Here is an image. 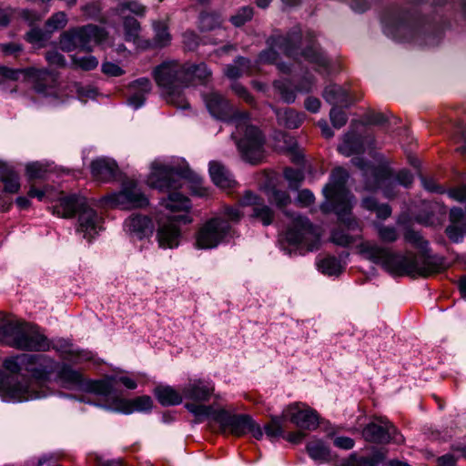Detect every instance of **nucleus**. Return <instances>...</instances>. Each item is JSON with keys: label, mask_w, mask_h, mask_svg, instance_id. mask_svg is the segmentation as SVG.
Here are the masks:
<instances>
[{"label": "nucleus", "mask_w": 466, "mask_h": 466, "mask_svg": "<svg viewBox=\"0 0 466 466\" xmlns=\"http://www.w3.org/2000/svg\"><path fill=\"white\" fill-rule=\"evenodd\" d=\"M183 43L188 50H194L199 43V38L193 31H187L183 34Z\"/></svg>", "instance_id": "obj_57"}, {"label": "nucleus", "mask_w": 466, "mask_h": 466, "mask_svg": "<svg viewBox=\"0 0 466 466\" xmlns=\"http://www.w3.org/2000/svg\"><path fill=\"white\" fill-rule=\"evenodd\" d=\"M362 207L370 211L376 212L377 218L386 219L391 215V208L387 204H378L373 198H366L362 200Z\"/></svg>", "instance_id": "obj_43"}, {"label": "nucleus", "mask_w": 466, "mask_h": 466, "mask_svg": "<svg viewBox=\"0 0 466 466\" xmlns=\"http://www.w3.org/2000/svg\"><path fill=\"white\" fill-rule=\"evenodd\" d=\"M101 202L104 207L121 209L138 208L148 205L147 198L132 181L127 182L120 192L104 197Z\"/></svg>", "instance_id": "obj_11"}, {"label": "nucleus", "mask_w": 466, "mask_h": 466, "mask_svg": "<svg viewBox=\"0 0 466 466\" xmlns=\"http://www.w3.org/2000/svg\"><path fill=\"white\" fill-rule=\"evenodd\" d=\"M125 230L134 238L142 239L150 237L154 231L152 219L139 214L131 215L124 222Z\"/></svg>", "instance_id": "obj_22"}, {"label": "nucleus", "mask_w": 466, "mask_h": 466, "mask_svg": "<svg viewBox=\"0 0 466 466\" xmlns=\"http://www.w3.org/2000/svg\"><path fill=\"white\" fill-rule=\"evenodd\" d=\"M239 205L242 207L251 208L250 217L261 222L264 226L270 225L274 220L273 210L265 204L264 200L260 197L251 193L250 191L246 192L239 200Z\"/></svg>", "instance_id": "obj_20"}, {"label": "nucleus", "mask_w": 466, "mask_h": 466, "mask_svg": "<svg viewBox=\"0 0 466 466\" xmlns=\"http://www.w3.org/2000/svg\"><path fill=\"white\" fill-rule=\"evenodd\" d=\"M318 267L323 274L329 276L339 275L343 269L340 260L334 256H328L319 260Z\"/></svg>", "instance_id": "obj_41"}, {"label": "nucleus", "mask_w": 466, "mask_h": 466, "mask_svg": "<svg viewBox=\"0 0 466 466\" xmlns=\"http://www.w3.org/2000/svg\"><path fill=\"white\" fill-rule=\"evenodd\" d=\"M265 182L261 185L269 202L274 204L279 210L289 215L287 208L290 204L289 194L280 188V177L273 172L264 175Z\"/></svg>", "instance_id": "obj_18"}, {"label": "nucleus", "mask_w": 466, "mask_h": 466, "mask_svg": "<svg viewBox=\"0 0 466 466\" xmlns=\"http://www.w3.org/2000/svg\"><path fill=\"white\" fill-rule=\"evenodd\" d=\"M0 180L4 183L5 191L15 194L20 188L19 177L16 173L12 170H5L0 175Z\"/></svg>", "instance_id": "obj_45"}, {"label": "nucleus", "mask_w": 466, "mask_h": 466, "mask_svg": "<svg viewBox=\"0 0 466 466\" xmlns=\"http://www.w3.org/2000/svg\"><path fill=\"white\" fill-rule=\"evenodd\" d=\"M404 239L419 249L418 255L412 252L397 253L371 241H363L357 248L366 259L381 266L394 276L428 277L445 269L444 259L429 254L428 242L419 232L408 229L404 233Z\"/></svg>", "instance_id": "obj_2"}, {"label": "nucleus", "mask_w": 466, "mask_h": 466, "mask_svg": "<svg viewBox=\"0 0 466 466\" xmlns=\"http://www.w3.org/2000/svg\"><path fill=\"white\" fill-rule=\"evenodd\" d=\"M156 398L163 406H174L182 402L183 394L170 386H157L155 390Z\"/></svg>", "instance_id": "obj_35"}, {"label": "nucleus", "mask_w": 466, "mask_h": 466, "mask_svg": "<svg viewBox=\"0 0 466 466\" xmlns=\"http://www.w3.org/2000/svg\"><path fill=\"white\" fill-rule=\"evenodd\" d=\"M152 88L148 78L142 77L132 82L129 86L128 104L134 108L141 107L146 100V96L150 93Z\"/></svg>", "instance_id": "obj_27"}, {"label": "nucleus", "mask_w": 466, "mask_h": 466, "mask_svg": "<svg viewBox=\"0 0 466 466\" xmlns=\"http://www.w3.org/2000/svg\"><path fill=\"white\" fill-rule=\"evenodd\" d=\"M270 47L258 56L259 63L276 64L280 71H285L288 67L279 62L282 56L291 57V42L289 38L282 35L270 38Z\"/></svg>", "instance_id": "obj_16"}, {"label": "nucleus", "mask_w": 466, "mask_h": 466, "mask_svg": "<svg viewBox=\"0 0 466 466\" xmlns=\"http://www.w3.org/2000/svg\"><path fill=\"white\" fill-rule=\"evenodd\" d=\"M53 349L56 350L65 360L79 361L87 359V353L75 348L66 340H58L54 344Z\"/></svg>", "instance_id": "obj_36"}, {"label": "nucleus", "mask_w": 466, "mask_h": 466, "mask_svg": "<svg viewBox=\"0 0 466 466\" xmlns=\"http://www.w3.org/2000/svg\"><path fill=\"white\" fill-rule=\"evenodd\" d=\"M297 201L303 207L309 206L314 202V195L308 189L299 192Z\"/></svg>", "instance_id": "obj_63"}, {"label": "nucleus", "mask_w": 466, "mask_h": 466, "mask_svg": "<svg viewBox=\"0 0 466 466\" xmlns=\"http://www.w3.org/2000/svg\"><path fill=\"white\" fill-rule=\"evenodd\" d=\"M278 124L283 129L289 130L290 127V114L289 109H278L276 110Z\"/></svg>", "instance_id": "obj_60"}, {"label": "nucleus", "mask_w": 466, "mask_h": 466, "mask_svg": "<svg viewBox=\"0 0 466 466\" xmlns=\"http://www.w3.org/2000/svg\"><path fill=\"white\" fill-rule=\"evenodd\" d=\"M182 180H187L194 185L192 189L195 194L198 196L205 194V189L201 187L202 178L188 167L178 170L159 162H154L147 179L150 187L168 192L167 198L160 201L161 209L156 215L158 224L157 240L162 248L178 247L181 232L177 224H187L192 221L188 215L189 199L177 192V189L183 187Z\"/></svg>", "instance_id": "obj_1"}, {"label": "nucleus", "mask_w": 466, "mask_h": 466, "mask_svg": "<svg viewBox=\"0 0 466 466\" xmlns=\"http://www.w3.org/2000/svg\"><path fill=\"white\" fill-rule=\"evenodd\" d=\"M123 26L126 41L133 42L138 46L140 42L139 35L141 31L139 22L133 17H126L124 19Z\"/></svg>", "instance_id": "obj_40"}, {"label": "nucleus", "mask_w": 466, "mask_h": 466, "mask_svg": "<svg viewBox=\"0 0 466 466\" xmlns=\"http://www.w3.org/2000/svg\"><path fill=\"white\" fill-rule=\"evenodd\" d=\"M373 144L374 140L370 137H361L353 133H348L339 146L338 150L346 157L360 155L368 151L369 156L379 161L382 158V156L374 152Z\"/></svg>", "instance_id": "obj_17"}, {"label": "nucleus", "mask_w": 466, "mask_h": 466, "mask_svg": "<svg viewBox=\"0 0 466 466\" xmlns=\"http://www.w3.org/2000/svg\"><path fill=\"white\" fill-rule=\"evenodd\" d=\"M120 9L121 11L129 10L137 15H143L146 12V6L137 0H127L122 2L120 4Z\"/></svg>", "instance_id": "obj_55"}, {"label": "nucleus", "mask_w": 466, "mask_h": 466, "mask_svg": "<svg viewBox=\"0 0 466 466\" xmlns=\"http://www.w3.org/2000/svg\"><path fill=\"white\" fill-rule=\"evenodd\" d=\"M362 435L367 441L375 443L392 441L400 444L404 441L403 436L387 418H379L369 423L363 429Z\"/></svg>", "instance_id": "obj_14"}, {"label": "nucleus", "mask_w": 466, "mask_h": 466, "mask_svg": "<svg viewBox=\"0 0 466 466\" xmlns=\"http://www.w3.org/2000/svg\"><path fill=\"white\" fill-rule=\"evenodd\" d=\"M295 38L293 37V60L295 56H301L306 61L313 66L318 71H326L329 61L324 54L319 49L315 43L314 35L307 33L301 39L299 46H295Z\"/></svg>", "instance_id": "obj_15"}, {"label": "nucleus", "mask_w": 466, "mask_h": 466, "mask_svg": "<svg viewBox=\"0 0 466 466\" xmlns=\"http://www.w3.org/2000/svg\"><path fill=\"white\" fill-rule=\"evenodd\" d=\"M252 73L253 68L250 61L245 57L237 58L234 64L228 65L224 70L225 76L232 80Z\"/></svg>", "instance_id": "obj_37"}, {"label": "nucleus", "mask_w": 466, "mask_h": 466, "mask_svg": "<svg viewBox=\"0 0 466 466\" xmlns=\"http://www.w3.org/2000/svg\"><path fill=\"white\" fill-rule=\"evenodd\" d=\"M20 75L34 83V87L38 93H47V88L55 82L54 76L46 69L28 67L25 69H14L7 66L0 67V82L3 79L17 80Z\"/></svg>", "instance_id": "obj_13"}, {"label": "nucleus", "mask_w": 466, "mask_h": 466, "mask_svg": "<svg viewBox=\"0 0 466 466\" xmlns=\"http://www.w3.org/2000/svg\"><path fill=\"white\" fill-rule=\"evenodd\" d=\"M115 380L116 379L111 376L99 380H87L84 390L97 395L108 396L113 391Z\"/></svg>", "instance_id": "obj_38"}, {"label": "nucleus", "mask_w": 466, "mask_h": 466, "mask_svg": "<svg viewBox=\"0 0 466 466\" xmlns=\"http://www.w3.org/2000/svg\"><path fill=\"white\" fill-rule=\"evenodd\" d=\"M57 367L58 363L47 355L21 353L5 358L3 368L10 374L0 372V396L12 401L40 398L38 392L30 389L25 376L46 380Z\"/></svg>", "instance_id": "obj_3"}, {"label": "nucleus", "mask_w": 466, "mask_h": 466, "mask_svg": "<svg viewBox=\"0 0 466 466\" xmlns=\"http://www.w3.org/2000/svg\"><path fill=\"white\" fill-rule=\"evenodd\" d=\"M448 195L451 198L462 202L466 199V187H459L451 188L448 191Z\"/></svg>", "instance_id": "obj_64"}, {"label": "nucleus", "mask_w": 466, "mask_h": 466, "mask_svg": "<svg viewBox=\"0 0 466 466\" xmlns=\"http://www.w3.org/2000/svg\"><path fill=\"white\" fill-rule=\"evenodd\" d=\"M379 462L374 457H357L351 455L341 466H375Z\"/></svg>", "instance_id": "obj_52"}, {"label": "nucleus", "mask_w": 466, "mask_h": 466, "mask_svg": "<svg viewBox=\"0 0 466 466\" xmlns=\"http://www.w3.org/2000/svg\"><path fill=\"white\" fill-rule=\"evenodd\" d=\"M153 29L155 32L154 43L156 46L163 47L169 45L171 42V35L168 32V27L166 22H153Z\"/></svg>", "instance_id": "obj_42"}, {"label": "nucleus", "mask_w": 466, "mask_h": 466, "mask_svg": "<svg viewBox=\"0 0 466 466\" xmlns=\"http://www.w3.org/2000/svg\"><path fill=\"white\" fill-rule=\"evenodd\" d=\"M106 37L107 33L104 28L87 25L64 32L60 35L59 45L66 52L76 48L90 51L95 45L102 44Z\"/></svg>", "instance_id": "obj_10"}, {"label": "nucleus", "mask_w": 466, "mask_h": 466, "mask_svg": "<svg viewBox=\"0 0 466 466\" xmlns=\"http://www.w3.org/2000/svg\"><path fill=\"white\" fill-rule=\"evenodd\" d=\"M102 228V218L86 204L79 211L77 231L85 238L92 239Z\"/></svg>", "instance_id": "obj_21"}, {"label": "nucleus", "mask_w": 466, "mask_h": 466, "mask_svg": "<svg viewBox=\"0 0 466 466\" xmlns=\"http://www.w3.org/2000/svg\"><path fill=\"white\" fill-rule=\"evenodd\" d=\"M312 225L309 219L293 215V247L296 244L306 242L312 235Z\"/></svg>", "instance_id": "obj_34"}, {"label": "nucleus", "mask_w": 466, "mask_h": 466, "mask_svg": "<svg viewBox=\"0 0 466 466\" xmlns=\"http://www.w3.org/2000/svg\"><path fill=\"white\" fill-rule=\"evenodd\" d=\"M287 420L288 417L286 415L273 417L270 422L264 427L266 435L270 439L280 437L286 427Z\"/></svg>", "instance_id": "obj_44"}, {"label": "nucleus", "mask_w": 466, "mask_h": 466, "mask_svg": "<svg viewBox=\"0 0 466 466\" xmlns=\"http://www.w3.org/2000/svg\"><path fill=\"white\" fill-rule=\"evenodd\" d=\"M348 171L343 167L332 170L329 183L323 188L325 201L320 208L324 213L334 212L339 223L350 231H361L360 222L352 216L355 198L346 187Z\"/></svg>", "instance_id": "obj_6"}, {"label": "nucleus", "mask_w": 466, "mask_h": 466, "mask_svg": "<svg viewBox=\"0 0 466 466\" xmlns=\"http://www.w3.org/2000/svg\"><path fill=\"white\" fill-rule=\"evenodd\" d=\"M254 15V9L251 6H243L239 8L235 15L230 17V22L237 27L245 25L250 21Z\"/></svg>", "instance_id": "obj_49"}, {"label": "nucleus", "mask_w": 466, "mask_h": 466, "mask_svg": "<svg viewBox=\"0 0 466 466\" xmlns=\"http://www.w3.org/2000/svg\"><path fill=\"white\" fill-rule=\"evenodd\" d=\"M422 187L429 192L442 194L445 192L444 188L438 185L433 178L421 177Z\"/></svg>", "instance_id": "obj_58"}, {"label": "nucleus", "mask_w": 466, "mask_h": 466, "mask_svg": "<svg viewBox=\"0 0 466 466\" xmlns=\"http://www.w3.org/2000/svg\"><path fill=\"white\" fill-rule=\"evenodd\" d=\"M152 88L148 78L142 77L132 82L129 86L128 104L134 108L141 107L146 100V96L150 93Z\"/></svg>", "instance_id": "obj_28"}, {"label": "nucleus", "mask_w": 466, "mask_h": 466, "mask_svg": "<svg viewBox=\"0 0 466 466\" xmlns=\"http://www.w3.org/2000/svg\"><path fill=\"white\" fill-rule=\"evenodd\" d=\"M424 211L419 213L415 217V220L425 226H434L441 224L442 216L445 214L443 208L437 207L436 204L431 202H423Z\"/></svg>", "instance_id": "obj_30"}, {"label": "nucleus", "mask_w": 466, "mask_h": 466, "mask_svg": "<svg viewBox=\"0 0 466 466\" xmlns=\"http://www.w3.org/2000/svg\"><path fill=\"white\" fill-rule=\"evenodd\" d=\"M382 158L379 160V165L374 167L364 161L360 157L352 158V163L358 167L365 177V189L368 191H375L382 189L386 198H391L396 196L394 190L395 183L409 187L414 179L413 175L407 169L400 170L395 177L389 165L383 163Z\"/></svg>", "instance_id": "obj_8"}, {"label": "nucleus", "mask_w": 466, "mask_h": 466, "mask_svg": "<svg viewBox=\"0 0 466 466\" xmlns=\"http://www.w3.org/2000/svg\"><path fill=\"white\" fill-rule=\"evenodd\" d=\"M319 415L305 403H293V424L307 431H313L319 425Z\"/></svg>", "instance_id": "obj_23"}, {"label": "nucleus", "mask_w": 466, "mask_h": 466, "mask_svg": "<svg viewBox=\"0 0 466 466\" xmlns=\"http://www.w3.org/2000/svg\"><path fill=\"white\" fill-rule=\"evenodd\" d=\"M222 23L219 15L216 13H203L199 17V27L201 30H213Z\"/></svg>", "instance_id": "obj_46"}, {"label": "nucleus", "mask_w": 466, "mask_h": 466, "mask_svg": "<svg viewBox=\"0 0 466 466\" xmlns=\"http://www.w3.org/2000/svg\"><path fill=\"white\" fill-rule=\"evenodd\" d=\"M91 173L95 179L107 182L117 177L118 167L111 158L99 157L92 161Z\"/></svg>", "instance_id": "obj_25"}, {"label": "nucleus", "mask_w": 466, "mask_h": 466, "mask_svg": "<svg viewBox=\"0 0 466 466\" xmlns=\"http://www.w3.org/2000/svg\"><path fill=\"white\" fill-rule=\"evenodd\" d=\"M153 407L152 399L149 396H139L132 400L116 399L114 401V410L124 414L133 412H147Z\"/></svg>", "instance_id": "obj_24"}, {"label": "nucleus", "mask_w": 466, "mask_h": 466, "mask_svg": "<svg viewBox=\"0 0 466 466\" xmlns=\"http://www.w3.org/2000/svg\"><path fill=\"white\" fill-rule=\"evenodd\" d=\"M379 238L385 243L395 242L399 238V232L395 227L381 224L375 225Z\"/></svg>", "instance_id": "obj_47"}, {"label": "nucleus", "mask_w": 466, "mask_h": 466, "mask_svg": "<svg viewBox=\"0 0 466 466\" xmlns=\"http://www.w3.org/2000/svg\"><path fill=\"white\" fill-rule=\"evenodd\" d=\"M274 139L277 150L288 153L291 151V138L288 132L285 130L277 131Z\"/></svg>", "instance_id": "obj_51"}, {"label": "nucleus", "mask_w": 466, "mask_h": 466, "mask_svg": "<svg viewBox=\"0 0 466 466\" xmlns=\"http://www.w3.org/2000/svg\"><path fill=\"white\" fill-rule=\"evenodd\" d=\"M67 24V16L65 12H56L52 15L46 22V29L52 33L58 29L64 28Z\"/></svg>", "instance_id": "obj_48"}, {"label": "nucleus", "mask_w": 466, "mask_h": 466, "mask_svg": "<svg viewBox=\"0 0 466 466\" xmlns=\"http://www.w3.org/2000/svg\"><path fill=\"white\" fill-rule=\"evenodd\" d=\"M0 343L28 351H47L50 349L47 338L35 327L12 320L0 325Z\"/></svg>", "instance_id": "obj_9"}, {"label": "nucleus", "mask_w": 466, "mask_h": 466, "mask_svg": "<svg viewBox=\"0 0 466 466\" xmlns=\"http://www.w3.org/2000/svg\"><path fill=\"white\" fill-rule=\"evenodd\" d=\"M102 71L110 76H119L124 74V70L118 65L110 62H106L102 65Z\"/></svg>", "instance_id": "obj_61"}, {"label": "nucleus", "mask_w": 466, "mask_h": 466, "mask_svg": "<svg viewBox=\"0 0 466 466\" xmlns=\"http://www.w3.org/2000/svg\"><path fill=\"white\" fill-rule=\"evenodd\" d=\"M46 169L40 163H31L26 166V173L30 178H40L44 176Z\"/></svg>", "instance_id": "obj_59"}, {"label": "nucleus", "mask_w": 466, "mask_h": 466, "mask_svg": "<svg viewBox=\"0 0 466 466\" xmlns=\"http://www.w3.org/2000/svg\"><path fill=\"white\" fill-rule=\"evenodd\" d=\"M58 379L68 388L84 390L86 380L80 371L72 369L66 364H63L57 373Z\"/></svg>", "instance_id": "obj_32"}, {"label": "nucleus", "mask_w": 466, "mask_h": 466, "mask_svg": "<svg viewBox=\"0 0 466 466\" xmlns=\"http://www.w3.org/2000/svg\"><path fill=\"white\" fill-rule=\"evenodd\" d=\"M73 62L74 65L86 71L96 68L98 65L97 59L93 56L74 57Z\"/></svg>", "instance_id": "obj_53"}, {"label": "nucleus", "mask_w": 466, "mask_h": 466, "mask_svg": "<svg viewBox=\"0 0 466 466\" xmlns=\"http://www.w3.org/2000/svg\"><path fill=\"white\" fill-rule=\"evenodd\" d=\"M330 120L334 127L340 128L347 122V115L346 113L337 106H334L330 110Z\"/></svg>", "instance_id": "obj_54"}, {"label": "nucleus", "mask_w": 466, "mask_h": 466, "mask_svg": "<svg viewBox=\"0 0 466 466\" xmlns=\"http://www.w3.org/2000/svg\"><path fill=\"white\" fill-rule=\"evenodd\" d=\"M209 175L214 184L221 188H232L237 184L229 170L220 162L209 163Z\"/></svg>", "instance_id": "obj_29"}, {"label": "nucleus", "mask_w": 466, "mask_h": 466, "mask_svg": "<svg viewBox=\"0 0 466 466\" xmlns=\"http://www.w3.org/2000/svg\"><path fill=\"white\" fill-rule=\"evenodd\" d=\"M307 451L309 457L319 462H325L329 460V447L319 439H313L307 444Z\"/></svg>", "instance_id": "obj_39"}, {"label": "nucleus", "mask_w": 466, "mask_h": 466, "mask_svg": "<svg viewBox=\"0 0 466 466\" xmlns=\"http://www.w3.org/2000/svg\"><path fill=\"white\" fill-rule=\"evenodd\" d=\"M186 409L191 412L198 420L211 417L217 421L224 432H228L236 437H241L251 433L257 440H261L263 431L251 416L247 414H230L221 409L213 410L212 406L186 403Z\"/></svg>", "instance_id": "obj_7"}, {"label": "nucleus", "mask_w": 466, "mask_h": 466, "mask_svg": "<svg viewBox=\"0 0 466 466\" xmlns=\"http://www.w3.org/2000/svg\"><path fill=\"white\" fill-rule=\"evenodd\" d=\"M293 188L295 184L301 182L309 170V164L305 159L304 152L293 143Z\"/></svg>", "instance_id": "obj_33"}, {"label": "nucleus", "mask_w": 466, "mask_h": 466, "mask_svg": "<svg viewBox=\"0 0 466 466\" xmlns=\"http://www.w3.org/2000/svg\"><path fill=\"white\" fill-rule=\"evenodd\" d=\"M153 76L167 103L187 108L188 103L184 96V90L196 84L208 83L212 72L205 63H179L172 60L157 66Z\"/></svg>", "instance_id": "obj_4"}, {"label": "nucleus", "mask_w": 466, "mask_h": 466, "mask_svg": "<svg viewBox=\"0 0 466 466\" xmlns=\"http://www.w3.org/2000/svg\"><path fill=\"white\" fill-rule=\"evenodd\" d=\"M86 204V200L75 195L61 197L53 206V213L62 218H71Z\"/></svg>", "instance_id": "obj_26"}, {"label": "nucleus", "mask_w": 466, "mask_h": 466, "mask_svg": "<svg viewBox=\"0 0 466 466\" xmlns=\"http://www.w3.org/2000/svg\"><path fill=\"white\" fill-rule=\"evenodd\" d=\"M229 222L220 217L208 219L198 229L196 245L198 248H213L221 243L230 233Z\"/></svg>", "instance_id": "obj_12"}, {"label": "nucleus", "mask_w": 466, "mask_h": 466, "mask_svg": "<svg viewBox=\"0 0 466 466\" xmlns=\"http://www.w3.org/2000/svg\"><path fill=\"white\" fill-rule=\"evenodd\" d=\"M222 214L228 218V220L238 221L243 215L239 208L235 207H225L223 208Z\"/></svg>", "instance_id": "obj_62"}, {"label": "nucleus", "mask_w": 466, "mask_h": 466, "mask_svg": "<svg viewBox=\"0 0 466 466\" xmlns=\"http://www.w3.org/2000/svg\"><path fill=\"white\" fill-rule=\"evenodd\" d=\"M203 98L214 117L235 123L237 130L232 137L237 139L243 157L251 164L260 162L264 157V137L257 127L248 124V114L235 112L228 101L218 93L211 92L204 95Z\"/></svg>", "instance_id": "obj_5"}, {"label": "nucleus", "mask_w": 466, "mask_h": 466, "mask_svg": "<svg viewBox=\"0 0 466 466\" xmlns=\"http://www.w3.org/2000/svg\"><path fill=\"white\" fill-rule=\"evenodd\" d=\"M356 240L357 238L346 233L344 229L340 228L333 229L330 235V241L341 247H348Z\"/></svg>", "instance_id": "obj_50"}, {"label": "nucleus", "mask_w": 466, "mask_h": 466, "mask_svg": "<svg viewBox=\"0 0 466 466\" xmlns=\"http://www.w3.org/2000/svg\"><path fill=\"white\" fill-rule=\"evenodd\" d=\"M185 399L193 400L192 403L202 405L199 402L208 401L215 391L213 381L205 379H192L182 388Z\"/></svg>", "instance_id": "obj_19"}, {"label": "nucleus", "mask_w": 466, "mask_h": 466, "mask_svg": "<svg viewBox=\"0 0 466 466\" xmlns=\"http://www.w3.org/2000/svg\"><path fill=\"white\" fill-rule=\"evenodd\" d=\"M279 248L287 254H290L291 249V230L288 228L284 232L279 233L278 238Z\"/></svg>", "instance_id": "obj_56"}, {"label": "nucleus", "mask_w": 466, "mask_h": 466, "mask_svg": "<svg viewBox=\"0 0 466 466\" xmlns=\"http://www.w3.org/2000/svg\"><path fill=\"white\" fill-rule=\"evenodd\" d=\"M323 96L328 103L334 106H348L354 102L349 91L340 86H327L323 92Z\"/></svg>", "instance_id": "obj_31"}]
</instances>
